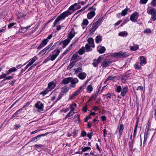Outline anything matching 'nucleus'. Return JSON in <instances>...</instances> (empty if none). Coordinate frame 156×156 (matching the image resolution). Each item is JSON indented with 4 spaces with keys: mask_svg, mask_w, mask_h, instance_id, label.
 <instances>
[{
    "mask_svg": "<svg viewBox=\"0 0 156 156\" xmlns=\"http://www.w3.org/2000/svg\"><path fill=\"white\" fill-rule=\"evenodd\" d=\"M151 7H148L147 9V12L151 15V18L154 21L156 20V10L155 9H150Z\"/></svg>",
    "mask_w": 156,
    "mask_h": 156,
    "instance_id": "obj_1",
    "label": "nucleus"
},
{
    "mask_svg": "<svg viewBox=\"0 0 156 156\" xmlns=\"http://www.w3.org/2000/svg\"><path fill=\"white\" fill-rule=\"evenodd\" d=\"M102 20V18H100L96 22L93 23L90 31L92 32L95 31L99 26L101 24Z\"/></svg>",
    "mask_w": 156,
    "mask_h": 156,
    "instance_id": "obj_2",
    "label": "nucleus"
},
{
    "mask_svg": "<svg viewBox=\"0 0 156 156\" xmlns=\"http://www.w3.org/2000/svg\"><path fill=\"white\" fill-rule=\"evenodd\" d=\"M114 56L118 58L127 57L128 55L127 53L125 52L119 51L113 54Z\"/></svg>",
    "mask_w": 156,
    "mask_h": 156,
    "instance_id": "obj_3",
    "label": "nucleus"
},
{
    "mask_svg": "<svg viewBox=\"0 0 156 156\" xmlns=\"http://www.w3.org/2000/svg\"><path fill=\"white\" fill-rule=\"evenodd\" d=\"M48 133H47L44 134L39 135L34 137L30 139V141L28 142V144L30 142H31L32 141H34L35 142H37L38 140H39V138L40 137L42 136H44L46 135H47Z\"/></svg>",
    "mask_w": 156,
    "mask_h": 156,
    "instance_id": "obj_4",
    "label": "nucleus"
},
{
    "mask_svg": "<svg viewBox=\"0 0 156 156\" xmlns=\"http://www.w3.org/2000/svg\"><path fill=\"white\" fill-rule=\"evenodd\" d=\"M72 13V12H70L68 10L67 11H65L61 14L58 16L62 20L64 19L66 17L68 16L69 15H71Z\"/></svg>",
    "mask_w": 156,
    "mask_h": 156,
    "instance_id": "obj_5",
    "label": "nucleus"
},
{
    "mask_svg": "<svg viewBox=\"0 0 156 156\" xmlns=\"http://www.w3.org/2000/svg\"><path fill=\"white\" fill-rule=\"evenodd\" d=\"M48 40L47 39H45L42 41L40 45L38 47L37 49L40 50L42 48L44 47L48 42Z\"/></svg>",
    "mask_w": 156,
    "mask_h": 156,
    "instance_id": "obj_6",
    "label": "nucleus"
},
{
    "mask_svg": "<svg viewBox=\"0 0 156 156\" xmlns=\"http://www.w3.org/2000/svg\"><path fill=\"white\" fill-rule=\"evenodd\" d=\"M81 92L78 89L76 90L74 93L72 94L69 99V100H72L75 98L76 96L78 95Z\"/></svg>",
    "mask_w": 156,
    "mask_h": 156,
    "instance_id": "obj_7",
    "label": "nucleus"
},
{
    "mask_svg": "<svg viewBox=\"0 0 156 156\" xmlns=\"http://www.w3.org/2000/svg\"><path fill=\"white\" fill-rule=\"evenodd\" d=\"M112 62L108 60H106L103 62L101 64V66L103 67L106 68L109 66Z\"/></svg>",
    "mask_w": 156,
    "mask_h": 156,
    "instance_id": "obj_8",
    "label": "nucleus"
},
{
    "mask_svg": "<svg viewBox=\"0 0 156 156\" xmlns=\"http://www.w3.org/2000/svg\"><path fill=\"white\" fill-rule=\"evenodd\" d=\"M79 82L78 80L76 78H73L71 77V79L70 80L71 84L72 85H70L71 87H75V84Z\"/></svg>",
    "mask_w": 156,
    "mask_h": 156,
    "instance_id": "obj_9",
    "label": "nucleus"
},
{
    "mask_svg": "<svg viewBox=\"0 0 156 156\" xmlns=\"http://www.w3.org/2000/svg\"><path fill=\"white\" fill-rule=\"evenodd\" d=\"M75 108H70V110L66 115L64 118L65 120L68 117H70V116L73 115L75 114V112H74V111Z\"/></svg>",
    "mask_w": 156,
    "mask_h": 156,
    "instance_id": "obj_10",
    "label": "nucleus"
},
{
    "mask_svg": "<svg viewBox=\"0 0 156 156\" xmlns=\"http://www.w3.org/2000/svg\"><path fill=\"white\" fill-rule=\"evenodd\" d=\"M75 35V32L73 28H72L68 35V37L69 39L71 40Z\"/></svg>",
    "mask_w": 156,
    "mask_h": 156,
    "instance_id": "obj_11",
    "label": "nucleus"
},
{
    "mask_svg": "<svg viewBox=\"0 0 156 156\" xmlns=\"http://www.w3.org/2000/svg\"><path fill=\"white\" fill-rule=\"evenodd\" d=\"M79 56L78 55V52H75L73 55L72 56V58L70 60V62L74 61L76 63L78 60H77L78 58L79 57Z\"/></svg>",
    "mask_w": 156,
    "mask_h": 156,
    "instance_id": "obj_12",
    "label": "nucleus"
},
{
    "mask_svg": "<svg viewBox=\"0 0 156 156\" xmlns=\"http://www.w3.org/2000/svg\"><path fill=\"white\" fill-rule=\"evenodd\" d=\"M138 13L137 12H135L133 14H132L130 16V20L132 22H135V19L136 16L137 18L138 16Z\"/></svg>",
    "mask_w": 156,
    "mask_h": 156,
    "instance_id": "obj_13",
    "label": "nucleus"
},
{
    "mask_svg": "<svg viewBox=\"0 0 156 156\" xmlns=\"http://www.w3.org/2000/svg\"><path fill=\"white\" fill-rule=\"evenodd\" d=\"M86 73L84 72H82L80 73L78 75V78L81 80H84L86 77Z\"/></svg>",
    "mask_w": 156,
    "mask_h": 156,
    "instance_id": "obj_14",
    "label": "nucleus"
},
{
    "mask_svg": "<svg viewBox=\"0 0 156 156\" xmlns=\"http://www.w3.org/2000/svg\"><path fill=\"white\" fill-rule=\"evenodd\" d=\"M70 41V39H67L63 41H61L59 44L61 45L62 44L64 46V48H65L69 44Z\"/></svg>",
    "mask_w": 156,
    "mask_h": 156,
    "instance_id": "obj_15",
    "label": "nucleus"
},
{
    "mask_svg": "<svg viewBox=\"0 0 156 156\" xmlns=\"http://www.w3.org/2000/svg\"><path fill=\"white\" fill-rule=\"evenodd\" d=\"M95 12L94 11H91L87 14V17L89 19H90L95 15Z\"/></svg>",
    "mask_w": 156,
    "mask_h": 156,
    "instance_id": "obj_16",
    "label": "nucleus"
},
{
    "mask_svg": "<svg viewBox=\"0 0 156 156\" xmlns=\"http://www.w3.org/2000/svg\"><path fill=\"white\" fill-rule=\"evenodd\" d=\"M87 42L90 45L91 47L94 48L95 45L94 43V40L92 37L89 38L87 40Z\"/></svg>",
    "mask_w": 156,
    "mask_h": 156,
    "instance_id": "obj_17",
    "label": "nucleus"
},
{
    "mask_svg": "<svg viewBox=\"0 0 156 156\" xmlns=\"http://www.w3.org/2000/svg\"><path fill=\"white\" fill-rule=\"evenodd\" d=\"M71 79V77H69L65 78L62 81V83L64 84H68L70 82V80Z\"/></svg>",
    "mask_w": 156,
    "mask_h": 156,
    "instance_id": "obj_18",
    "label": "nucleus"
},
{
    "mask_svg": "<svg viewBox=\"0 0 156 156\" xmlns=\"http://www.w3.org/2000/svg\"><path fill=\"white\" fill-rule=\"evenodd\" d=\"M128 90V88L127 87H124L122 89L121 95L123 96H124Z\"/></svg>",
    "mask_w": 156,
    "mask_h": 156,
    "instance_id": "obj_19",
    "label": "nucleus"
},
{
    "mask_svg": "<svg viewBox=\"0 0 156 156\" xmlns=\"http://www.w3.org/2000/svg\"><path fill=\"white\" fill-rule=\"evenodd\" d=\"M17 69L15 67H13L10 69L8 71L6 72L7 74L8 75L12 72H15L16 71Z\"/></svg>",
    "mask_w": 156,
    "mask_h": 156,
    "instance_id": "obj_20",
    "label": "nucleus"
},
{
    "mask_svg": "<svg viewBox=\"0 0 156 156\" xmlns=\"http://www.w3.org/2000/svg\"><path fill=\"white\" fill-rule=\"evenodd\" d=\"M133 44L134 45V46H130V49L131 50L133 51H135L139 48V47L138 45L137 44H134V43Z\"/></svg>",
    "mask_w": 156,
    "mask_h": 156,
    "instance_id": "obj_21",
    "label": "nucleus"
},
{
    "mask_svg": "<svg viewBox=\"0 0 156 156\" xmlns=\"http://www.w3.org/2000/svg\"><path fill=\"white\" fill-rule=\"evenodd\" d=\"M75 63V62L74 61L71 62L67 67V69L70 70L73 67Z\"/></svg>",
    "mask_w": 156,
    "mask_h": 156,
    "instance_id": "obj_22",
    "label": "nucleus"
},
{
    "mask_svg": "<svg viewBox=\"0 0 156 156\" xmlns=\"http://www.w3.org/2000/svg\"><path fill=\"white\" fill-rule=\"evenodd\" d=\"M54 84V82L53 81L49 83L48 84V89H50V90H51L52 89H53L54 88L55 86H53V85Z\"/></svg>",
    "mask_w": 156,
    "mask_h": 156,
    "instance_id": "obj_23",
    "label": "nucleus"
},
{
    "mask_svg": "<svg viewBox=\"0 0 156 156\" xmlns=\"http://www.w3.org/2000/svg\"><path fill=\"white\" fill-rule=\"evenodd\" d=\"M74 70L75 71V74H76L78 73H81L83 71L82 67H77L74 69Z\"/></svg>",
    "mask_w": 156,
    "mask_h": 156,
    "instance_id": "obj_24",
    "label": "nucleus"
},
{
    "mask_svg": "<svg viewBox=\"0 0 156 156\" xmlns=\"http://www.w3.org/2000/svg\"><path fill=\"white\" fill-rule=\"evenodd\" d=\"M35 107H43V104L40 101H38L35 105Z\"/></svg>",
    "mask_w": 156,
    "mask_h": 156,
    "instance_id": "obj_25",
    "label": "nucleus"
},
{
    "mask_svg": "<svg viewBox=\"0 0 156 156\" xmlns=\"http://www.w3.org/2000/svg\"><path fill=\"white\" fill-rule=\"evenodd\" d=\"M85 52V47L83 46L79 50L78 52V54L80 55H83Z\"/></svg>",
    "mask_w": 156,
    "mask_h": 156,
    "instance_id": "obj_26",
    "label": "nucleus"
},
{
    "mask_svg": "<svg viewBox=\"0 0 156 156\" xmlns=\"http://www.w3.org/2000/svg\"><path fill=\"white\" fill-rule=\"evenodd\" d=\"M128 35V33L126 31L120 32L118 34L119 36L122 37L126 36Z\"/></svg>",
    "mask_w": 156,
    "mask_h": 156,
    "instance_id": "obj_27",
    "label": "nucleus"
},
{
    "mask_svg": "<svg viewBox=\"0 0 156 156\" xmlns=\"http://www.w3.org/2000/svg\"><path fill=\"white\" fill-rule=\"evenodd\" d=\"M124 128V126L123 124L120 125L119 127V133L120 134V136L122 135V132Z\"/></svg>",
    "mask_w": 156,
    "mask_h": 156,
    "instance_id": "obj_28",
    "label": "nucleus"
},
{
    "mask_svg": "<svg viewBox=\"0 0 156 156\" xmlns=\"http://www.w3.org/2000/svg\"><path fill=\"white\" fill-rule=\"evenodd\" d=\"M106 49L104 46H101V48L98 50V51L100 54H102L104 53Z\"/></svg>",
    "mask_w": 156,
    "mask_h": 156,
    "instance_id": "obj_29",
    "label": "nucleus"
},
{
    "mask_svg": "<svg viewBox=\"0 0 156 156\" xmlns=\"http://www.w3.org/2000/svg\"><path fill=\"white\" fill-rule=\"evenodd\" d=\"M85 47L86 49V51L87 52L90 51L92 50V49L90 48V47H91L90 45L88 44H86Z\"/></svg>",
    "mask_w": 156,
    "mask_h": 156,
    "instance_id": "obj_30",
    "label": "nucleus"
},
{
    "mask_svg": "<svg viewBox=\"0 0 156 156\" xmlns=\"http://www.w3.org/2000/svg\"><path fill=\"white\" fill-rule=\"evenodd\" d=\"M115 76H109L106 79V81H108V80H112L113 81H115Z\"/></svg>",
    "mask_w": 156,
    "mask_h": 156,
    "instance_id": "obj_31",
    "label": "nucleus"
},
{
    "mask_svg": "<svg viewBox=\"0 0 156 156\" xmlns=\"http://www.w3.org/2000/svg\"><path fill=\"white\" fill-rule=\"evenodd\" d=\"M129 9L126 8L123 10L121 13V15L122 16H125L126 15Z\"/></svg>",
    "mask_w": 156,
    "mask_h": 156,
    "instance_id": "obj_32",
    "label": "nucleus"
},
{
    "mask_svg": "<svg viewBox=\"0 0 156 156\" xmlns=\"http://www.w3.org/2000/svg\"><path fill=\"white\" fill-rule=\"evenodd\" d=\"M140 65H143L144 63H145L146 59L144 56H142L140 57Z\"/></svg>",
    "mask_w": 156,
    "mask_h": 156,
    "instance_id": "obj_33",
    "label": "nucleus"
},
{
    "mask_svg": "<svg viewBox=\"0 0 156 156\" xmlns=\"http://www.w3.org/2000/svg\"><path fill=\"white\" fill-rule=\"evenodd\" d=\"M81 149L82 150V151L84 152L90 150L91 149V148L90 147H82Z\"/></svg>",
    "mask_w": 156,
    "mask_h": 156,
    "instance_id": "obj_34",
    "label": "nucleus"
},
{
    "mask_svg": "<svg viewBox=\"0 0 156 156\" xmlns=\"http://www.w3.org/2000/svg\"><path fill=\"white\" fill-rule=\"evenodd\" d=\"M102 40L101 37L100 36H97L96 37L95 42L97 43H98L100 41Z\"/></svg>",
    "mask_w": 156,
    "mask_h": 156,
    "instance_id": "obj_35",
    "label": "nucleus"
},
{
    "mask_svg": "<svg viewBox=\"0 0 156 156\" xmlns=\"http://www.w3.org/2000/svg\"><path fill=\"white\" fill-rule=\"evenodd\" d=\"M134 67L137 69L140 70L141 69V66L139 65V63L138 62L136 63L134 65Z\"/></svg>",
    "mask_w": 156,
    "mask_h": 156,
    "instance_id": "obj_36",
    "label": "nucleus"
},
{
    "mask_svg": "<svg viewBox=\"0 0 156 156\" xmlns=\"http://www.w3.org/2000/svg\"><path fill=\"white\" fill-rule=\"evenodd\" d=\"M60 52V51L59 49H56L54 51L53 53H54V55H55V56L57 57V56L59 54Z\"/></svg>",
    "mask_w": 156,
    "mask_h": 156,
    "instance_id": "obj_37",
    "label": "nucleus"
},
{
    "mask_svg": "<svg viewBox=\"0 0 156 156\" xmlns=\"http://www.w3.org/2000/svg\"><path fill=\"white\" fill-rule=\"evenodd\" d=\"M61 20V19H60L59 16H58L55 20V21L53 23V25H54V26H55L58 22L60 20Z\"/></svg>",
    "mask_w": 156,
    "mask_h": 156,
    "instance_id": "obj_38",
    "label": "nucleus"
},
{
    "mask_svg": "<svg viewBox=\"0 0 156 156\" xmlns=\"http://www.w3.org/2000/svg\"><path fill=\"white\" fill-rule=\"evenodd\" d=\"M68 91V88L66 86H64L62 88V91L64 93H66Z\"/></svg>",
    "mask_w": 156,
    "mask_h": 156,
    "instance_id": "obj_39",
    "label": "nucleus"
},
{
    "mask_svg": "<svg viewBox=\"0 0 156 156\" xmlns=\"http://www.w3.org/2000/svg\"><path fill=\"white\" fill-rule=\"evenodd\" d=\"M24 27H22L19 30V32L22 33H25L27 31V30L25 29Z\"/></svg>",
    "mask_w": 156,
    "mask_h": 156,
    "instance_id": "obj_40",
    "label": "nucleus"
},
{
    "mask_svg": "<svg viewBox=\"0 0 156 156\" xmlns=\"http://www.w3.org/2000/svg\"><path fill=\"white\" fill-rule=\"evenodd\" d=\"M77 5V3H75L74 4L72 5L69 9L68 10L69 11V10H73L74 9L75 7L76 6V5Z\"/></svg>",
    "mask_w": 156,
    "mask_h": 156,
    "instance_id": "obj_41",
    "label": "nucleus"
},
{
    "mask_svg": "<svg viewBox=\"0 0 156 156\" xmlns=\"http://www.w3.org/2000/svg\"><path fill=\"white\" fill-rule=\"evenodd\" d=\"M88 23V21L87 19H84L82 23V24L83 25L86 26L87 25Z\"/></svg>",
    "mask_w": 156,
    "mask_h": 156,
    "instance_id": "obj_42",
    "label": "nucleus"
},
{
    "mask_svg": "<svg viewBox=\"0 0 156 156\" xmlns=\"http://www.w3.org/2000/svg\"><path fill=\"white\" fill-rule=\"evenodd\" d=\"M122 89V88L121 86H118L115 90V91L117 93H119L121 91Z\"/></svg>",
    "mask_w": 156,
    "mask_h": 156,
    "instance_id": "obj_43",
    "label": "nucleus"
},
{
    "mask_svg": "<svg viewBox=\"0 0 156 156\" xmlns=\"http://www.w3.org/2000/svg\"><path fill=\"white\" fill-rule=\"evenodd\" d=\"M78 132V129H76V128L73 131V137H75L77 135Z\"/></svg>",
    "mask_w": 156,
    "mask_h": 156,
    "instance_id": "obj_44",
    "label": "nucleus"
},
{
    "mask_svg": "<svg viewBox=\"0 0 156 156\" xmlns=\"http://www.w3.org/2000/svg\"><path fill=\"white\" fill-rule=\"evenodd\" d=\"M17 18L18 19H21L22 18L23 16V15L22 13L19 12L17 15Z\"/></svg>",
    "mask_w": 156,
    "mask_h": 156,
    "instance_id": "obj_45",
    "label": "nucleus"
},
{
    "mask_svg": "<svg viewBox=\"0 0 156 156\" xmlns=\"http://www.w3.org/2000/svg\"><path fill=\"white\" fill-rule=\"evenodd\" d=\"M49 91V90H45L41 92L40 93V94H42L43 96H44L45 94H47Z\"/></svg>",
    "mask_w": 156,
    "mask_h": 156,
    "instance_id": "obj_46",
    "label": "nucleus"
},
{
    "mask_svg": "<svg viewBox=\"0 0 156 156\" xmlns=\"http://www.w3.org/2000/svg\"><path fill=\"white\" fill-rule=\"evenodd\" d=\"M99 63L97 62V60L94 59V62L93 63V65L95 67H96L98 66V64Z\"/></svg>",
    "mask_w": 156,
    "mask_h": 156,
    "instance_id": "obj_47",
    "label": "nucleus"
},
{
    "mask_svg": "<svg viewBox=\"0 0 156 156\" xmlns=\"http://www.w3.org/2000/svg\"><path fill=\"white\" fill-rule=\"evenodd\" d=\"M38 108L37 111L41 113L44 112V111L47 110V109H44V108Z\"/></svg>",
    "mask_w": 156,
    "mask_h": 156,
    "instance_id": "obj_48",
    "label": "nucleus"
},
{
    "mask_svg": "<svg viewBox=\"0 0 156 156\" xmlns=\"http://www.w3.org/2000/svg\"><path fill=\"white\" fill-rule=\"evenodd\" d=\"M151 5L153 7L156 6V0H152L151 3Z\"/></svg>",
    "mask_w": 156,
    "mask_h": 156,
    "instance_id": "obj_49",
    "label": "nucleus"
},
{
    "mask_svg": "<svg viewBox=\"0 0 156 156\" xmlns=\"http://www.w3.org/2000/svg\"><path fill=\"white\" fill-rule=\"evenodd\" d=\"M87 90L89 91V92H90L93 90V87L91 85H90L88 86L87 87Z\"/></svg>",
    "mask_w": 156,
    "mask_h": 156,
    "instance_id": "obj_50",
    "label": "nucleus"
},
{
    "mask_svg": "<svg viewBox=\"0 0 156 156\" xmlns=\"http://www.w3.org/2000/svg\"><path fill=\"white\" fill-rule=\"evenodd\" d=\"M86 84H83L78 89L80 91H81L85 88Z\"/></svg>",
    "mask_w": 156,
    "mask_h": 156,
    "instance_id": "obj_51",
    "label": "nucleus"
},
{
    "mask_svg": "<svg viewBox=\"0 0 156 156\" xmlns=\"http://www.w3.org/2000/svg\"><path fill=\"white\" fill-rule=\"evenodd\" d=\"M79 115H75L73 118L75 121H79Z\"/></svg>",
    "mask_w": 156,
    "mask_h": 156,
    "instance_id": "obj_52",
    "label": "nucleus"
},
{
    "mask_svg": "<svg viewBox=\"0 0 156 156\" xmlns=\"http://www.w3.org/2000/svg\"><path fill=\"white\" fill-rule=\"evenodd\" d=\"M16 23H9L8 26V28L10 29L16 24Z\"/></svg>",
    "mask_w": 156,
    "mask_h": 156,
    "instance_id": "obj_53",
    "label": "nucleus"
},
{
    "mask_svg": "<svg viewBox=\"0 0 156 156\" xmlns=\"http://www.w3.org/2000/svg\"><path fill=\"white\" fill-rule=\"evenodd\" d=\"M20 111V110H17L13 115H12V118H14L16 116L19 117L20 115H18V114L19 113V112Z\"/></svg>",
    "mask_w": 156,
    "mask_h": 156,
    "instance_id": "obj_54",
    "label": "nucleus"
},
{
    "mask_svg": "<svg viewBox=\"0 0 156 156\" xmlns=\"http://www.w3.org/2000/svg\"><path fill=\"white\" fill-rule=\"evenodd\" d=\"M104 96L105 98H110L111 97V93H108L107 94H106L104 95Z\"/></svg>",
    "mask_w": 156,
    "mask_h": 156,
    "instance_id": "obj_55",
    "label": "nucleus"
},
{
    "mask_svg": "<svg viewBox=\"0 0 156 156\" xmlns=\"http://www.w3.org/2000/svg\"><path fill=\"white\" fill-rule=\"evenodd\" d=\"M138 120H137L136 122V124L135 125V129L134 131V133H136V130L137 129V126H138Z\"/></svg>",
    "mask_w": 156,
    "mask_h": 156,
    "instance_id": "obj_56",
    "label": "nucleus"
},
{
    "mask_svg": "<svg viewBox=\"0 0 156 156\" xmlns=\"http://www.w3.org/2000/svg\"><path fill=\"white\" fill-rule=\"evenodd\" d=\"M46 52L45 50L44 49L39 53V54L41 55V56H43L45 54Z\"/></svg>",
    "mask_w": 156,
    "mask_h": 156,
    "instance_id": "obj_57",
    "label": "nucleus"
},
{
    "mask_svg": "<svg viewBox=\"0 0 156 156\" xmlns=\"http://www.w3.org/2000/svg\"><path fill=\"white\" fill-rule=\"evenodd\" d=\"M7 73H3L2 75H0V79L5 78V79L6 76L7 75Z\"/></svg>",
    "mask_w": 156,
    "mask_h": 156,
    "instance_id": "obj_58",
    "label": "nucleus"
},
{
    "mask_svg": "<svg viewBox=\"0 0 156 156\" xmlns=\"http://www.w3.org/2000/svg\"><path fill=\"white\" fill-rule=\"evenodd\" d=\"M57 57L55 56V55H54L53 54L50 57V60L51 61H53Z\"/></svg>",
    "mask_w": 156,
    "mask_h": 156,
    "instance_id": "obj_59",
    "label": "nucleus"
},
{
    "mask_svg": "<svg viewBox=\"0 0 156 156\" xmlns=\"http://www.w3.org/2000/svg\"><path fill=\"white\" fill-rule=\"evenodd\" d=\"M87 135V133L84 131H82L81 132V135L83 137L86 136Z\"/></svg>",
    "mask_w": 156,
    "mask_h": 156,
    "instance_id": "obj_60",
    "label": "nucleus"
},
{
    "mask_svg": "<svg viewBox=\"0 0 156 156\" xmlns=\"http://www.w3.org/2000/svg\"><path fill=\"white\" fill-rule=\"evenodd\" d=\"M148 133H144V142L147 141V138Z\"/></svg>",
    "mask_w": 156,
    "mask_h": 156,
    "instance_id": "obj_61",
    "label": "nucleus"
},
{
    "mask_svg": "<svg viewBox=\"0 0 156 156\" xmlns=\"http://www.w3.org/2000/svg\"><path fill=\"white\" fill-rule=\"evenodd\" d=\"M148 0H140V3L141 4H145L147 2Z\"/></svg>",
    "mask_w": 156,
    "mask_h": 156,
    "instance_id": "obj_62",
    "label": "nucleus"
},
{
    "mask_svg": "<svg viewBox=\"0 0 156 156\" xmlns=\"http://www.w3.org/2000/svg\"><path fill=\"white\" fill-rule=\"evenodd\" d=\"M82 65L80 62H78L76 64L75 66L77 67H82Z\"/></svg>",
    "mask_w": 156,
    "mask_h": 156,
    "instance_id": "obj_63",
    "label": "nucleus"
},
{
    "mask_svg": "<svg viewBox=\"0 0 156 156\" xmlns=\"http://www.w3.org/2000/svg\"><path fill=\"white\" fill-rule=\"evenodd\" d=\"M36 61L35 58V57H34L31 60V61L29 62L31 65H32Z\"/></svg>",
    "mask_w": 156,
    "mask_h": 156,
    "instance_id": "obj_64",
    "label": "nucleus"
}]
</instances>
